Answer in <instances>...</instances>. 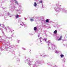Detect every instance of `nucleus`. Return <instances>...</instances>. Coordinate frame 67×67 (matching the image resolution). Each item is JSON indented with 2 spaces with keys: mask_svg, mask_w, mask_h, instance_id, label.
Listing matches in <instances>:
<instances>
[{
  "mask_svg": "<svg viewBox=\"0 0 67 67\" xmlns=\"http://www.w3.org/2000/svg\"><path fill=\"white\" fill-rule=\"evenodd\" d=\"M59 2H58L57 3L55 4V5L56 6V7H54V9L55 11L56 12H59L60 11H62L63 12H66L67 10H66L65 8H61L59 7H62V5H59Z\"/></svg>",
  "mask_w": 67,
  "mask_h": 67,
  "instance_id": "1",
  "label": "nucleus"
},
{
  "mask_svg": "<svg viewBox=\"0 0 67 67\" xmlns=\"http://www.w3.org/2000/svg\"><path fill=\"white\" fill-rule=\"evenodd\" d=\"M42 63H43V62L41 61H37L36 62L35 64H33V67H36V64H42Z\"/></svg>",
  "mask_w": 67,
  "mask_h": 67,
  "instance_id": "2",
  "label": "nucleus"
},
{
  "mask_svg": "<svg viewBox=\"0 0 67 67\" xmlns=\"http://www.w3.org/2000/svg\"><path fill=\"white\" fill-rule=\"evenodd\" d=\"M45 42H46L47 43H48V46L49 47L48 49L49 50H52V48L49 47V45H51V43L50 42V41H45Z\"/></svg>",
  "mask_w": 67,
  "mask_h": 67,
  "instance_id": "3",
  "label": "nucleus"
},
{
  "mask_svg": "<svg viewBox=\"0 0 67 67\" xmlns=\"http://www.w3.org/2000/svg\"><path fill=\"white\" fill-rule=\"evenodd\" d=\"M41 21H42V22L44 23H45V22H46L47 23H48V22H49V19H47L46 21L44 20V19H41Z\"/></svg>",
  "mask_w": 67,
  "mask_h": 67,
  "instance_id": "4",
  "label": "nucleus"
},
{
  "mask_svg": "<svg viewBox=\"0 0 67 67\" xmlns=\"http://www.w3.org/2000/svg\"><path fill=\"white\" fill-rule=\"evenodd\" d=\"M32 60H31V59L30 60L29 59L26 60L25 61V63H26L27 62L28 63H32Z\"/></svg>",
  "mask_w": 67,
  "mask_h": 67,
  "instance_id": "5",
  "label": "nucleus"
},
{
  "mask_svg": "<svg viewBox=\"0 0 67 67\" xmlns=\"http://www.w3.org/2000/svg\"><path fill=\"white\" fill-rule=\"evenodd\" d=\"M51 48H52V49H54L55 48V46L54 45V43H51Z\"/></svg>",
  "mask_w": 67,
  "mask_h": 67,
  "instance_id": "6",
  "label": "nucleus"
},
{
  "mask_svg": "<svg viewBox=\"0 0 67 67\" xmlns=\"http://www.w3.org/2000/svg\"><path fill=\"white\" fill-rule=\"evenodd\" d=\"M1 26L3 28H4L7 31V29L5 28L4 24L2 25V24H0V26Z\"/></svg>",
  "mask_w": 67,
  "mask_h": 67,
  "instance_id": "7",
  "label": "nucleus"
},
{
  "mask_svg": "<svg viewBox=\"0 0 67 67\" xmlns=\"http://www.w3.org/2000/svg\"><path fill=\"white\" fill-rule=\"evenodd\" d=\"M20 23V25H21V26H23V25H24V27H25L26 26V25L24 24V23L23 22H21Z\"/></svg>",
  "mask_w": 67,
  "mask_h": 67,
  "instance_id": "8",
  "label": "nucleus"
},
{
  "mask_svg": "<svg viewBox=\"0 0 67 67\" xmlns=\"http://www.w3.org/2000/svg\"><path fill=\"white\" fill-rule=\"evenodd\" d=\"M62 37H63L62 36H60V38L58 39L57 40V41H60V40H61L62 38Z\"/></svg>",
  "mask_w": 67,
  "mask_h": 67,
  "instance_id": "9",
  "label": "nucleus"
},
{
  "mask_svg": "<svg viewBox=\"0 0 67 67\" xmlns=\"http://www.w3.org/2000/svg\"><path fill=\"white\" fill-rule=\"evenodd\" d=\"M14 1H15V3H16V4H17V5H19V3H18V2L16 0H14Z\"/></svg>",
  "mask_w": 67,
  "mask_h": 67,
  "instance_id": "10",
  "label": "nucleus"
},
{
  "mask_svg": "<svg viewBox=\"0 0 67 67\" xmlns=\"http://www.w3.org/2000/svg\"><path fill=\"white\" fill-rule=\"evenodd\" d=\"M34 5L35 7H36L37 6V4L36 2H35L34 3Z\"/></svg>",
  "mask_w": 67,
  "mask_h": 67,
  "instance_id": "11",
  "label": "nucleus"
},
{
  "mask_svg": "<svg viewBox=\"0 0 67 67\" xmlns=\"http://www.w3.org/2000/svg\"><path fill=\"white\" fill-rule=\"evenodd\" d=\"M0 30H1L2 33L3 34V35H5V34H4V32L2 31V29L1 28H0Z\"/></svg>",
  "mask_w": 67,
  "mask_h": 67,
  "instance_id": "12",
  "label": "nucleus"
},
{
  "mask_svg": "<svg viewBox=\"0 0 67 67\" xmlns=\"http://www.w3.org/2000/svg\"><path fill=\"white\" fill-rule=\"evenodd\" d=\"M57 30H56L54 31L53 32V33L54 34H57Z\"/></svg>",
  "mask_w": 67,
  "mask_h": 67,
  "instance_id": "13",
  "label": "nucleus"
},
{
  "mask_svg": "<svg viewBox=\"0 0 67 67\" xmlns=\"http://www.w3.org/2000/svg\"><path fill=\"white\" fill-rule=\"evenodd\" d=\"M60 56L61 58H63V57L64 56V55L62 54H61Z\"/></svg>",
  "mask_w": 67,
  "mask_h": 67,
  "instance_id": "14",
  "label": "nucleus"
},
{
  "mask_svg": "<svg viewBox=\"0 0 67 67\" xmlns=\"http://www.w3.org/2000/svg\"><path fill=\"white\" fill-rule=\"evenodd\" d=\"M10 2L11 3L13 4V2H14V0H10Z\"/></svg>",
  "mask_w": 67,
  "mask_h": 67,
  "instance_id": "15",
  "label": "nucleus"
},
{
  "mask_svg": "<svg viewBox=\"0 0 67 67\" xmlns=\"http://www.w3.org/2000/svg\"><path fill=\"white\" fill-rule=\"evenodd\" d=\"M41 55V56H42L43 57H45V56L46 57V56H48L46 55Z\"/></svg>",
  "mask_w": 67,
  "mask_h": 67,
  "instance_id": "16",
  "label": "nucleus"
},
{
  "mask_svg": "<svg viewBox=\"0 0 67 67\" xmlns=\"http://www.w3.org/2000/svg\"><path fill=\"white\" fill-rule=\"evenodd\" d=\"M34 30L35 31H36V30H37V27H35L34 28Z\"/></svg>",
  "mask_w": 67,
  "mask_h": 67,
  "instance_id": "17",
  "label": "nucleus"
},
{
  "mask_svg": "<svg viewBox=\"0 0 67 67\" xmlns=\"http://www.w3.org/2000/svg\"><path fill=\"white\" fill-rule=\"evenodd\" d=\"M19 16V15H17L15 16L16 19H17V18H18Z\"/></svg>",
  "mask_w": 67,
  "mask_h": 67,
  "instance_id": "18",
  "label": "nucleus"
},
{
  "mask_svg": "<svg viewBox=\"0 0 67 67\" xmlns=\"http://www.w3.org/2000/svg\"><path fill=\"white\" fill-rule=\"evenodd\" d=\"M65 58H63V61L64 62V63H65Z\"/></svg>",
  "mask_w": 67,
  "mask_h": 67,
  "instance_id": "19",
  "label": "nucleus"
},
{
  "mask_svg": "<svg viewBox=\"0 0 67 67\" xmlns=\"http://www.w3.org/2000/svg\"><path fill=\"white\" fill-rule=\"evenodd\" d=\"M17 61L18 62H20V59L18 58L17 59Z\"/></svg>",
  "mask_w": 67,
  "mask_h": 67,
  "instance_id": "20",
  "label": "nucleus"
},
{
  "mask_svg": "<svg viewBox=\"0 0 67 67\" xmlns=\"http://www.w3.org/2000/svg\"><path fill=\"white\" fill-rule=\"evenodd\" d=\"M43 41H46V40H47V39H46V38H44L43 39Z\"/></svg>",
  "mask_w": 67,
  "mask_h": 67,
  "instance_id": "21",
  "label": "nucleus"
},
{
  "mask_svg": "<svg viewBox=\"0 0 67 67\" xmlns=\"http://www.w3.org/2000/svg\"><path fill=\"white\" fill-rule=\"evenodd\" d=\"M17 43H19V42H20V40H17Z\"/></svg>",
  "mask_w": 67,
  "mask_h": 67,
  "instance_id": "22",
  "label": "nucleus"
},
{
  "mask_svg": "<svg viewBox=\"0 0 67 67\" xmlns=\"http://www.w3.org/2000/svg\"><path fill=\"white\" fill-rule=\"evenodd\" d=\"M30 21H34V19H30Z\"/></svg>",
  "mask_w": 67,
  "mask_h": 67,
  "instance_id": "23",
  "label": "nucleus"
},
{
  "mask_svg": "<svg viewBox=\"0 0 67 67\" xmlns=\"http://www.w3.org/2000/svg\"><path fill=\"white\" fill-rule=\"evenodd\" d=\"M29 35H33V34H32V33H29Z\"/></svg>",
  "mask_w": 67,
  "mask_h": 67,
  "instance_id": "24",
  "label": "nucleus"
},
{
  "mask_svg": "<svg viewBox=\"0 0 67 67\" xmlns=\"http://www.w3.org/2000/svg\"><path fill=\"white\" fill-rule=\"evenodd\" d=\"M3 43H4L5 45H6V42H5V41H3Z\"/></svg>",
  "mask_w": 67,
  "mask_h": 67,
  "instance_id": "25",
  "label": "nucleus"
},
{
  "mask_svg": "<svg viewBox=\"0 0 67 67\" xmlns=\"http://www.w3.org/2000/svg\"><path fill=\"white\" fill-rule=\"evenodd\" d=\"M20 7V8H21V7H22V6L21 5H19L18 8H19Z\"/></svg>",
  "mask_w": 67,
  "mask_h": 67,
  "instance_id": "26",
  "label": "nucleus"
},
{
  "mask_svg": "<svg viewBox=\"0 0 67 67\" xmlns=\"http://www.w3.org/2000/svg\"><path fill=\"white\" fill-rule=\"evenodd\" d=\"M39 39L40 40V42H41V43H42V41H41V38H39Z\"/></svg>",
  "mask_w": 67,
  "mask_h": 67,
  "instance_id": "27",
  "label": "nucleus"
},
{
  "mask_svg": "<svg viewBox=\"0 0 67 67\" xmlns=\"http://www.w3.org/2000/svg\"><path fill=\"white\" fill-rule=\"evenodd\" d=\"M22 49H23L24 50H25V49H25L24 48H22Z\"/></svg>",
  "mask_w": 67,
  "mask_h": 67,
  "instance_id": "28",
  "label": "nucleus"
},
{
  "mask_svg": "<svg viewBox=\"0 0 67 67\" xmlns=\"http://www.w3.org/2000/svg\"><path fill=\"white\" fill-rule=\"evenodd\" d=\"M5 49L6 50V51H8V48L6 47H5Z\"/></svg>",
  "mask_w": 67,
  "mask_h": 67,
  "instance_id": "29",
  "label": "nucleus"
},
{
  "mask_svg": "<svg viewBox=\"0 0 67 67\" xmlns=\"http://www.w3.org/2000/svg\"><path fill=\"white\" fill-rule=\"evenodd\" d=\"M55 53H58V52L56 50L55 51Z\"/></svg>",
  "mask_w": 67,
  "mask_h": 67,
  "instance_id": "30",
  "label": "nucleus"
},
{
  "mask_svg": "<svg viewBox=\"0 0 67 67\" xmlns=\"http://www.w3.org/2000/svg\"><path fill=\"white\" fill-rule=\"evenodd\" d=\"M16 11H20V9H17L16 10Z\"/></svg>",
  "mask_w": 67,
  "mask_h": 67,
  "instance_id": "31",
  "label": "nucleus"
},
{
  "mask_svg": "<svg viewBox=\"0 0 67 67\" xmlns=\"http://www.w3.org/2000/svg\"><path fill=\"white\" fill-rule=\"evenodd\" d=\"M42 1H40V3H42Z\"/></svg>",
  "mask_w": 67,
  "mask_h": 67,
  "instance_id": "32",
  "label": "nucleus"
},
{
  "mask_svg": "<svg viewBox=\"0 0 67 67\" xmlns=\"http://www.w3.org/2000/svg\"><path fill=\"white\" fill-rule=\"evenodd\" d=\"M0 49H1V50H2V51H3V50H4V49H2V48H1Z\"/></svg>",
  "mask_w": 67,
  "mask_h": 67,
  "instance_id": "33",
  "label": "nucleus"
},
{
  "mask_svg": "<svg viewBox=\"0 0 67 67\" xmlns=\"http://www.w3.org/2000/svg\"><path fill=\"white\" fill-rule=\"evenodd\" d=\"M24 19H25V20H26V19H27L26 18L24 17Z\"/></svg>",
  "mask_w": 67,
  "mask_h": 67,
  "instance_id": "34",
  "label": "nucleus"
},
{
  "mask_svg": "<svg viewBox=\"0 0 67 67\" xmlns=\"http://www.w3.org/2000/svg\"><path fill=\"white\" fill-rule=\"evenodd\" d=\"M31 65H32V64H31L30 63H29V66H30Z\"/></svg>",
  "mask_w": 67,
  "mask_h": 67,
  "instance_id": "35",
  "label": "nucleus"
},
{
  "mask_svg": "<svg viewBox=\"0 0 67 67\" xmlns=\"http://www.w3.org/2000/svg\"><path fill=\"white\" fill-rule=\"evenodd\" d=\"M51 27H48V29H51Z\"/></svg>",
  "mask_w": 67,
  "mask_h": 67,
  "instance_id": "36",
  "label": "nucleus"
},
{
  "mask_svg": "<svg viewBox=\"0 0 67 67\" xmlns=\"http://www.w3.org/2000/svg\"><path fill=\"white\" fill-rule=\"evenodd\" d=\"M10 31L11 32V33H12V30H10Z\"/></svg>",
  "mask_w": 67,
  "mask_h": 67,
  "instance_id": "37",
  "label": "nucleus"
},
{
  "mask_svg": "<svg viewBox=\"0 0 67 67\" xmlns=\"http://www.w3.org/2000/svg\"><path fill=\"white\" fill-rule=\"evenodd\" d=\"M64 41H67V40L65 39Z\"/></svg>",
  "mask_w": 67,
  "mask_h": 67,
  "instance_id": "38",
  "label": "nucleus"
},
{
  "mask_svg": "<svg viewBox=\"0 0 67 67\" xmlns=\"http://www.w3.org/2000/svg\"><path fill=\"white\" fill-rule=\"evenodd\" d=\"M8 15H10V13H8Z\"/></svg>",
  "mask_w": 67,
  "mask_h": 67,
  "instance_id": "39",
  "label": "nucleus"
},
{
  "mask_svg": "<svg viewBox=\"0 0 67 67\" xmlns=\"http://www.w3.org/2000/svg\"><path fill=\"white\" fill-rule=\"evenodd\" d=\"M8 29H10V28L9 27V26H8Z\"/></svg>",
  "mask_w": 67,
  "mask_h": 67,
  "instance_id": "40",
  "label": "nucleus"
},
{
  "mask_svg": "<svg viewBox=\"0 0 67 67\" xmlns=\"http://www.w3.org/2000/svg\"><path fill=\"white\" fill-rule=\"evenodd\" d=\"M40 34H39V35H38V37H39V36H40Z\"/></svg>",
  "mask_w": 67,
  "mask_h": 67,
  "instance_id": "41",
  "label": "nucleus"
},
{
  "mask_svg": "<svg viewBox=\"0 0 67 67\" xmlns=\"http://www.w3.org/2000/svg\"><path fill=\"white\" fill-rule=\"evenodd\" d=\"M25 58H26V57H25Z\"/></svg>",
  "mask_w": 67,
  "mask_h": 67,
  "instance_id": "42",
  "label": "nucleus"
},
{
  "mask_svg": "<svg viewBox=\"0 0 67 67\" xmlns=\"http://www.w3.org/2000/svg\"><path fill=\"white\" fill-rule=\"evenodd\" d=\"M11 16H10V18H11Z\"/></svg>",
  "mask_w": 67,
  "mask_h": 67,
  "instance_id": "43",
  "label": "nucleus"
},
{
  "mask_svg": "<svg viewBox=\"0 0 67 67\" xmlns=\"http://www.w3.org/2000/svg\"><path fill=\"white\" fill-rule=\"evenodd\" d=\"M40 38H42V37H40Z\"/></svg>",
  "mask_w": 67,
  "mask_h": 67,
  "instance_id": "44",
  "label": "nucleus"
},
{
  "mask_svg": "<svg viewBox=\"0 0 67 67\" xmlns=\"http://www.w3.org/2000/svg\"><path fill=\"white\" fill-rule=\"evenodd\" d=\"M11 36L12 37V35H11Z\"/></svg>",
  "mask_w": 67,
  "mask_h": 67,
  "instance_id": "45",
  "label": "nucleus"
},
{
  "mask_svg": "<svg viewBox=\"0 0 67 67\" xmlns=\"http://www.w3.org/2000/svg\"><path fill=\"white\" fill-rule=\"evenodd\" d=\"M42 8H43V5H42Z\"/></svg>",
  "mask_w": 67,
  "mask_h": 67,
  "instance_id": "46",
  "label": "nucleus"
},
{
  "mask_svg": "<svg viewBox=\"0 0 67 67\" xmlns=\"http://www.w3.org/2000/svg\"><path fill=\"white\" fill-rule=\"evenodd\" d=\"M64 46H65V44H64Z\"/></svg>",
  "mask_w": 67,
  "mask_h": 67,
  "instance_id": "47",
  "label": "nucleus"
},
{
  "mask_svg": "<svg viewBox=\"0 0 67 67\" xmlns=\"http://www.w3.org/2000/svg\"><path fill=\"white\" fill-rule=\"evenodd\" d=\"M3 9H4V7H3Z\"/></svg>",
  "mask_w": 67,
  "mask_h": 67,
  "instance_id": "48",
  "label": "nucleus"
},
{
  "mask_svg": "<svg viewBox=\"0 0 67 67\" xmlns=\"http://www.w3.org/2000/svg\"><path fill=\"white\" fill-rule=\"evenodd\" d=\"M10 38H11V37Z\"/></svg>",
  "mask_w": 67,
  "mask_h": 67,
  "instance_id": "49",
  "label": "nucleus"
},
{
  "mask_svg": "<svg viewBox=\"0 0 67 67\" xmlns=\"http://www.w3.org/2000/svg\"><path fill=\"white\" fill-rule=\"evenodd\" d=\"M41 44H42V43H41Z\"/></svg>",
  "mask_w": 67,
  "mask_h": 67,
  "instance_id": "50",
  "label": "nucleus"
},
{
  "mask_svg": "<svg viewBox=\"0 0 67 67\" xmlns=\"http://www.w3.org/2000/svg\"><path fill=\"white\" fill-rule=\"evenodd\" d=\"M47 64H48V63H47Z\"/></svg>",
  "mask_w": 67,
  "mask_h": 67,
  "instance_id": "51",
  "label": "nucleus"
},
{
  "mask_svg": "<svg viewBox=\"0 0 67 67\" xmlns=\"http://www.w3.org/2000/svg\"><path fill=\"white\" fill-rule=\"evenodd\" d=\"M63 66H64V65H63Z\"/></svg>",
  "mask_w": 67,
  "mask_h": 67,
  "instance_id": "52",
  "label": "nucleus"
},
{
  "mask_svg": "<svg viewBox=\"0 0 67 67\" xmlns=\"http://www.w3.org/2000/svg\"><path fill=\"white\" fill-rule=\"evenodd\" d=\"M13 31H14V30H13Z\"/></svg>",
  "mask_w": 67,
  "mask_h": 67,
  "instance_id": "53",
  "label": "nucleus"
},
{
  "mask_svg": "<svg viewBox=\"0 0 67 67\" xmlns=\"http://www.w3.org/2000/svg\"><path fill=\"white\" fill-rule=\"evenodd\" d=\"M21 11H23V10H21Z\"/></svg>",
  "mask_w": 67,
  "mask_h": 67,
  "instance_id": "54",
  "label": "nucleus"
}]
</instances>
